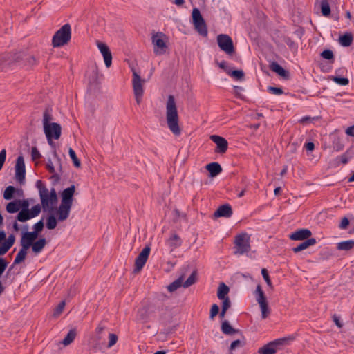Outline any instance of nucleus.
I'll list each match as a JSON object with an SVG mask.
<instances>
[{
  "instance_id": "nucleus-13",
  "label": "nucleus",
  "mask_w": 354,
  "mask_h": 354,
  "mask_svg": "<svg viewBox=\"0 0 354 354\" xmlns=\"http://www.w3.org/2000/svg\"><path fill=\"white\" fill-rule=\"evenodd\" d=\"M97 46L100 53L103 55L105 65L109 68L112 64V55L109 46L101 41H97Z\"/></svg>"
},
{
  "instance_id": "nucleus-64",
  "label": "nucleus",
  "mask_w": 354,
  "mask_h": 354,
  "mask_svg": "<svg viewBox=\"0 0 354 354\" xmlns=\"http://www.w3.org/2000/svg\"><path fill=\"white\" fill-rule=\"evenodd\" d=\"M26 63L27 65L32 66L37 64V59L34 56H27L26 57Z\"/></svg>"
},
{
  "instance_id": "nucleus-14",
  "label": "nucleus",
  "mask_w": 354,
  "mask_h": 354,
  "mask_svg": "<svg viewBox=\"0 0 354 354\" xmlns=\"http://www.w3.org/2000/svg\"><path fill=\"white\" fill-rule=\"evenodd\" d=\"M233 214L232 207L230 204L220 205L214 213V218H230Z\"/></svg>"
},
{
  "instance_id": "nucleus-33",
  "label": "nucleus",
  "mask_w": 354,
  "mask_h": 354,
  "mask_svg": "<svg viewBox=\"0 0 354 354\" xmlns=\"http://www.w3.org/2000/svg\"><path fill=\"white\" fill-rule=\"evenodd\" d=\"M277 349L271 342L268 343L264 345L263 347L260 348L258 351L259 354H275L277 352Z\"/></svg>"
},
{
  "instance_id": "nucleus-45",
  "label": "nucleus",
  "mask_w": 354,
  "mask_h": 354,
  "mask_svg": "<svg viewBox=\"0 0 354 354\" xmlns=\"http://www.w3.org/2000/svg\"><path fill=\"white\" fill-rule=\"evenodd\" d=\"M7 221H10V224H12V227L14 231L18 232L20 230V225L18 224L19 220L17 219V215L13 216H8Z\"/></svg>"
},
{
  "instance_id": "nucleus-38",
  "label": "nucleus",
  "mask_w": 354,
  "mask_h": 354,
  "mask_svg": "<svg viewBox=\"0 0 354 354\" xmlns=\"http://www.w3.org/2000/svg\"><path fill=\"white\" fill-rule=\"evenodd\" d=\"M145 82L144 80H142L139 75H138L135 71L133 73V88H142V83Z\"/></svg>"
},
{
  "instance_id": "nucleus-5",
  "label": "nucleus",
  "mask_w": 354,
  "mask_h": 354,
  "mask_svg": "<svg viewBox=\"0 0 354 354\" xmlns=\"http://www.w3.org/2000/svg\"><path fill=\"white\" fill-rule=\"evenodd\" d=\"M193 24L196 30L203 37H207L208 34L207 25L203 18L200 10L194 8L192 10Z\"/></svg>"
},
{
  "instance_id": "nucleus-24",
  "label": "nucleus",
  "mask_w": 354,
  "mask_h": 354,
  "mask_svg": "<svg viewBox=\"0 0 354 354\" xmlns=\"http://www.w3.org/2000/svg\"><path fill=\"white\" fill-rule=\"evenodd\" d=\"M168 245L173 250L181 246L183 241L176 233H173L167 241Z\"/></svg>"
},
{
  "instance_id": "nucleus-22",
  "label": "nucleus",
  "mask_w": 354,
  "mask_h": 354,
  "mask_svg": "<svg viewBox=\"0 0 354 354\" xmlns=\"http://www.w3.org/2000/svg\"><path fill=\"white\" fill-rule=\"evenodd\" d=\"M46 240L44 237H41L37 241H34V243L32 245V252L35 254H39L46 246Z\"/></svg>"
},
{
  "instance_id": "nucleus-31",
  "label": "nucleus",
  "mask_w": 354,
  "mask_h": 354,
  "mask_svg": "<svg viewBox=\"0 0 354 354\" xmlns=\"http://www.w3.org/2000/svg\"><path fill=\"white\" fill-rule=\"evenodd\" d=\"M354 156L353 147L349 148L344 153L337 158L342 164H346L349 160Z\"/></svg>"
},
{
  "instance_id": "nucleus-29",
  "label": "nucleus",
  "mask_w": 354,
  "mask_h": 354,
  "mask_svg": "<svg viewBox=\"0 0 354 354\" xmlns=\"http://www.w3.org/2000/svg\"><path fill=\"white\" fill-rule=\"evenodd\" d=\"M353 40V35L350 32H346L339 37V42L344 47L350 46L352 44Z\"/></svg>"
},
{
  "instance_id": "nucleus-57",
  "label": "nucleus",
  "mask_w": 354,
  "mask_h": 354,
  "mask_svg": "<svg viewBox=\"0 0 354 354\" xmlns=\"http://www.w3.org/2000/svg\"><path fill=\"white\" fill-rule=\"evenodd\" d=\"M31 156H32V160H36L41 158V155L36 147H34L32 148Z\"/></svg>"
},
{
  "instance_id": "nucleus-44",
  "label": "nucleus",
  "mask_w": 354,
  "mask_h": 354,
  "mask_svg": "<svg viewBox=\"0 0 354 354\" xmlns=\"http://www.w3.org/2000/svg\"><path fill=\"white\" fill-rule=\"evenodd\" d=\"M69 156L73 160V165L75 167H80L81 165L80 160L77 158L75 151L72 148L68 150Z\"/></svg>"
},
{
  "instance_id": "nucleus-61",
  "label": "nucleus",
  "mask_w": 354,
  "mask_h": 354,
  "mask_svg": "<svg viewBox=\"0 0 354 354\" xmlns=\"http://www.w3.org/2000/svg\"><path fill=\"white\" fill-rule=\"evenodd\" d=\"M217 65L219 68H222L224 71H225L227 74L230 73V68L227 65V63L225 61H222L221 62H216Z\"/></svg>"
},
{
  "instance_id": "nucleus-48",
  "label": "nucleus",
  "mask_w": 354,
  "mask_h": 354,
  "mask_svg": "<svg viewBox=\"0 0 354 354\" xmlns=\"http://www.w3.org/2000/svg\"><path fill=\"white\" fill-rule=\"evenodd\" d=\"M231 77L234 78L235 80H241L244 76V73L242 70H234L231 71L230 73H228Z\"/></svg>"
},
{
  "instance_id": "nucleus-11",
  "label": "nucleus",
  "mask_w": 354,
  "mask_h": 354,
  "mask_svg": "<svg viewBox=\"0 0 354 354\" xmlns=\"http://www.w3.org/2000/svg\"><path fill=\"white\" fill-rule=\"evenodd\" d=\"M26 168L23 156H19L15 165V178L19 183L23 184L25 181Z\"/></svg>"
},
{
  "instance_id": "nucleus-37",
  "label": "nucleus",
  "mask_w": 354,
  "mask_h": 354,
  "mask_svg": "<svg viewBox=\"0 0 354 354\" xmlns=\"http://www.w3.org/2000/svg\"><path fill=\"white\" fill-rule=\"evenodd\" d=\"M52 120L51 109L46 108L43 113V127H45L50 124V122Z\"/></svg>"
},
{
  "instance_id": "nucleus-12",
  "label": "nucleus",
  "mask_w": 354,
  "mask_h": 354,
  "mask_svg": "<svg viewBox=\"0 0 354 354\" xmlns=\"http://www.w3.org/2000/svg\"><path fill=\"white\" fill-rule=\"evenodd\" d=\"M209 138L216 145V153L223 154L227 151L228 142L225 138L218 135H212Z\"/></svg>"
},
{
  "instance_id": "nucleus-46",
  "label": "nucleus",
  "mask_w": 354,
  "mask_h": 354,
  "mask_svg": "<svg viewBox=\"0 0 354 354\" xmlns=\"http://www.w3.org/2000/svg\"><path fill=\"white\" fill-rule=\"evenodd\" d=\"M32 243L28 242V241L25 240L24 238L21 237L20 240V245L21 249L20 250L25 252L26 254L28 253V250L31 247L32 248Z\"/></svg>"
},
{
  "instance_id": "nucleus-35",
  "label": "nucleus",
  "mask_w": 354,
  "mask_h": 354,
  "mask_svg": "<svg viewBox=\"0 0 354 354\" xmlns=\"http://www.w3.org/2000/svg\"><path fill=\"white\" fill-rule=\"evenodd\" d=\"M38 235L39 233L34 230L31 232H22L21 233V237L28 242L32 243V244L34 243V241H37L36 239H37Z\"/></svg>"
},
{
  "instance_id": "nucleus-52",
  "label": "nucleus",
  "mask_w": 354,
  "mask_h": 354,
  "mask_svg": "<svg viewBox=\"0 0 354 354\" xmlns=\"http://www.w3.org/2000/svg\"><path fill=\"white\" fill-rule=\"evenodd\" d=\"M44 227V223L42 218L38 222H37L35 224H34V225L32 226V229L34 231L39 234L43 230Z\"/></svg>"
},
{
  "instance_id": "nucleus-30",
  "label": "nucleus",
  "mask_w": 354,
  "mask_h": 354,
  "mask_svg": "<svg viewBox=\"0 0 354 354\" xmlns=\"http://www.w3.org/2000/svg\"><path fill=\"white\" fill-rule=\"evenodd\" d=\"M221 330L225 335H233L238 332V330L231 326L229 322L227 320H225L222 322Z\"/></svg>"
},
{
  "instance_id": "nucleus-15",
  "label": "nucleus",
  "mask_w": 354,
  "mask_h": 354,
  "mask_svg": "<svg viewBox=\"0 0 354 354\" xmlns=\"http://www.w3.org/2000/svg\"><path fill=\"white\" fill-rule=\"evenodd\" d=\"M312 232L308 229H299L289 235V238L294 241L307 240L310 239Z\"/></svg>"
},
{
  "instance_id": "nucleus-53",
  "label": "nucleus",
  "mask_w": 354,
  "mask_h": 354,
  "mask_svg": "<svg viewBox=\"0 0 354 354\" xmlns=\"http://www.w3.org/2000/svg\"><path fill=\"white\" fill-rule=\"evenodd\" d=\"M109 343L107 345V348H111L116 344L118 338L115 334L109 333Z\"/></svg>"
},
{
  "instance_id": "nucleus-39",
  "label": "nucleus",
  "mask_w": 354,
  "mask_h": 354,
  "mask_svg": "<svg viewBox=\"0 0 354 354\" xmlns=\"http://www.w3.org/2000/svg\"><path fill=\"white\" fill-rule=\"evenodd\" d=\"M26 255L27 254L19 250V251L18 252L15 258L13 263L10 267V270H12L15 265L19 264L21 262H23L25 260Z\"/></svg>"
},
{
  "instance_id": "nucleus-54",
  "label": "nucleus",
  "mask_w": 354,
  "mask_h": 354,
  "mask_svg": "<svg viewBox=\"0 0 354 354\" xmlns=\"http://www.w3.org/2000/svg\"><path fill=\"white\" fill-rule=\"evenodd\" d=\"M287 340H288L287 338H280V339H277L270 342H271V344H272V346H274L275 347V348L277 350L279 346L283 345L287 342Z\"/></svg>"
},
{
  "instance_id": "nucleus-34",
  "label": "nucleus",
  "mask_w": 354,
  "mask_h": 354,
  "mask_svg": "<svg viewBox=\"0 0 354 354\" xmlns=\"http://www.w3.org/2000/svg\"><path fill=\"white\" fill-rule=\"evenodd\" d=\"M77 335V330L75 328L71 329L67 333L66 336L62 341V344L65 346L71 344L75 339Z\"/></svg>"
},
{
  "instance_id": "nucleus-40",
  "label": "nucleus",
  "mask_w": 354,
  "mask_h": 354,
  "mask_svg": "<svg viewBox=\"0 0 354 354\" xmlns=\"http://www.w3.org/2000/svg\"><path fill=\"white\" fill-rule=\"evenodd\" d=\"M57 222L53 214H50L46 218V226L48 230H53L57 227Z\"/></svg>"
},
{
  "instance_id": "nucleus-42",
  "label": "nucleus",
  "mask_w": 354,
  "mask_h": 354,
  "mask_svg": "<svg viewBox=\"0 0 354 354\" xmlns=\"http://www.w3.org/2000/svg\"><path fill=\"white\" fill-rule=\"evenodd\" d=\"M321 11L322 14L324 17H328L330 14V8L328 0H323L321 2Z\"/></svg>"
},
{
  "instance_id": "nucleus-1",
  "label": "nucleus",
  "mask_w": 354,
  "mask_h": 354,
  "mask_svg": "<svg viewBox=\"0 0 354 354\" xmlns=\"http://www.w3.org/2000/svg\"><path fill=\"white\" fill-rule=\"evenodd\" d=\"M166 119L169 130L175 135L179 136L181 129L179 127L178 113L174 95H169L166 103Z\"/></svg>"
},
{
  "instance_id": "nucleus-16",
  "label": "nucleus",
  "mask_w": 354,
  "mask_h": 354,
  "mask_svg": "<svg viewBox=\"0 0 354 354\" xmlns=\"http://www.w3.org/2000/svg\"><path fill=\"white\" fill-rule=\"evenodd\" d=\"M75 192V186L74 185H71L69 187H67L65 189H64L61 194V202L73 205V195Z\"/></svg>"
},
{
  "instance_id": "nucleus-17",
  "label": "nucleus",
  "mask_w": 354,
  "mask_h": 354,
  "mask_svg": "<svg viewBox=\"0 0 354 354\" xmlns=\"http://www.w3.org/2000/svg\"><path fill=\"white\" fill-rule=\"evenodd\" d=\"M71 207L72 205L61 202L57 209L58 220L59 221H64L68 218L70 214Z\"/></svg>"
},
{
  "instance_id": "nucleus-63",
  "label": "nucleus",
  "mask_w": 354,
  "mask_h": 354,
  "mask_svg": "<svg viewBox=\"0 0 354 354\" xmlns=\"http://www.w3.org/2000/svg\"><path fill=\"white\" fill-rule=\"evenodd\" d=\"M244 346V344H243L239 339H236L233 341L230 346V350L232 351L234 350L237 347H243Z\"/></svg>"
},
{
  "instance_id": "nucleus-26",
  "label": "nucleus",
  "mask_w": 354,
  "mask_h": 354,
  "mask_svg": "<svg viewBox=\"0 0 354 354\" xmlns=\"http://www.w3.org/2000/svg\"><path fill=\"white\" fill-rule=\"evenodd\" d=\"M257 301L259 304V307L261 312V318L263 319H266L270 314V310L268 307V304L266 298Z\"/></svg>"
},
{
  "instance_id": "nucleus-51",
  "label": "nucleus",
  "mask_w": 354,
  "mask_h": 354,
  "mask_svg": "<svg viewBox=\"0 0 354 354\" xmlns=\"http://www.w3.org/2000/svg\"><path fill=\"white\" fill-rule=\"evenodd\" d=\"M219 313V307L216 304H214L210 309V313H209V318L210 319H214V317L218 314Z\"/></svg>"
},
{
  "instance_id": "nucleus-20",
  "label": "nucleus",
  "mask_w": 354,
  "mask_h": 354,
  "mask_svg": "<svg viewBox=\"0 0 354 354\" xmlns=\"http://www.w3.org/2000/svg\"><path fill=\"white\" fill-rule=\"evenodd\" d=\"M165 36L164 34L161 32H158L156 35H153L152 37V43L154 44L158 48H160L162 51L160 53H162L165 52V48H167L165 42L162 39V37Z\"/></svg>"
},
{
  "instance_id": "nucleus-55",
  "label": "nucleus",
  "mask_w": 354,
  "mask_h": 354,
  "mask_svg": "<svg viewBox=\"0 0 354 354\" xmlns=\"http://www.w3.org/2000/svg\"><path fill=\"white\" fill-rule=\"evenodd\" d=\"M321 56L326 59L330 60L333 59L334 55L332 50H324L322 53Z\"/></svg>"
},
{
  "instance_id": "nucleus-62",
  "label": "nucleus",
  "mask_w": 354,
  "mask_h": 354,
  "mask_svg": "<svg viewBox=\"0 0 354 354\" xmlns=\"http://www.w3.org/2000/svg\"><path fill=\"white\" fill-rule=\"evenodd\" d=\"M221 308L227 310L231 306V301L228 297L225 299H223Z\"/></svg>"
},
{
  "instance_id": "nucleus-9",
  "label": "nucleus",
  "mask_w": 354,
  "mask_h": 354,
  "mask_svg": "<svg viewBox=\"0 0 354 354\" xmlns=\"http://www.w3.org/2000/svg\"><path fill=\"white\" fill-rule=\"evenodd\" d=\"M15 242V236L10 234L6 239V234L4 230H0V256L6 254L12 248Z\"/></svg>"
},
{
  "instance_id": "nucleus-19",
  "label": "nucleus",
  "mask_w": 354,
  "mask_h": 354,
  "mask_svg": "<svg viewBox=\"0 0 354 354\" xmlns=\"http://www.w3.org/2000/svg\"><path fill=\"white\" fill-rule=\"evenodd\" d=\"M86 77L91 86H95L97 84L99 80V71L96 66L92 67L86 72Z\"/></svg>"
},
{
  "instance_id": "nucleus-43",
  "label": "nucleus",
  "mask_w": 354,
  "mask_h": 354,
  "mask_svg": "<svg viewBox=\"0 0 354 354\" xmlns=\"http://www.w3.org/2000/svg\"><path fill=\"white\" fill-rule=\"evenodd\" d=\"M137 316L138 319L143 322H146L149 318V311L147 308H142L138 311Z\"/></svg>"
},
{
  "instance_id": "nucleus-21",
  "label": "nucleus",
  "mask_w": 354,
  "mask_h": 354,
  "mask_svg": "<svg viewBox=\"0 0 354 354\" xmlns=\"http://www.w3.org/2000/svg\"><path fill=\"white\" fill-rule=\"evenodd\" d=\"M205 167L209 174V176L212 178L218 176L222 171L221 165L216 162L207 164Z\"/></svg>"
},
{
  "instance_id": "nucleus-58",
  "label": "nucleus",
  "mask_w": 354,
  "mask_h": 354,
  "mask_svg": "<svg viewBox=\"0 0 354 354\" xmlns=\"http://www.w3.org/2000/svg\"><path fill=\"white\" fill-rule=\"evenodd\" d=\"M261 274H262L264 280L266 281V283L269 286H272V282H271L270 278L269 277L268 272L266 268H263L261 270Z\"/></svg>"
},
{
  "instance_id": "nucleus-36",
  "label": "nucleus",
  "mask_w": 354,
  "mask_h": 354,
  "mask_svg": "<svg viewBox=\"0 0 354 354\" xmlns=\"http://www.w3.org/2000/svg\"><path fill=\"white\" fill-rule=\"evenodd\" d=\"M183 275L180 276L179 278L176 279L174 281H173L171 283H170L167 286V290L170 292H174L178 288H180L181 286H183Z\"/></svg>"
},
{
  "instance_id": "nucleus-8",
  "label": "nucleus",
  "mask_w": 354,
  "mask_h": 354,
  "mask_svg": "<svg viewBox=\"0 0 354 354\" xmlns=\"http://www.w3.org/2000/svg\"><path fill=\"white\" fill-rule=\"evenodd\" d=\"M44 131L50 145H54L52 139L58 140L62 133L61 125L57 122H51L48 126L44 127Z\"/></svg>"
},
{
  "instance_id": "nucleus-41",
  "label": "nucleus",
  "mask_w": 354,
  "mask_h": 354,
  "mask_svg": "<svg viewBox=\"0 0 354 354\" xmlns=\"http://www.w3.org/2000/svg\"><path fill=\"white\" fill-rule=\"evenodd\" d=\"M197 271L194 270L187 279L183 283L184 288H188L196 283V281Z\"/></svg>"
},
{
  "instance_id": "nucleus-2",
  "label": "nucleus",
  "mask_w": 354,
  "mask_h": 354,
  "mask_svg": "<svg viewBox=\"0 0 354 354\" xmlns=\"http://www.w3.org/2000/svg\"><path fill=\"white\" fill-rule=\"evenodd\" d=\"M36 187L39 189L43 209L44 211H52L53 209V205L57 201V192L55 188H52L50 192H48V189L40 180L36 182Z\"/></svg>"
},
{
  "instance_id": "nucleus-18",
  "label": "nucleus",
  "mask_w": 354,
  "mask_h": 354,
  "mask_svg": "<svg viewBox=\"0 0 354 354\" xmlns=\"http://www.w3.org/2000/svg\"><path fill=\"white\" fill-rule=\"evenodd\" d=\"M15 194H17L20 196L23 194V190L21 189L16 188L14 186L9 185L5 189L3 197L5 200L10 201L14 198Z\"/></svg>"
},
{
  "instance_id": "nucleus-4",
  "label": "nucleus",
  "mask_w": 354,
  "mask_h": 354,
  "mask_svg": "<svg viewBox=\"0 0 354 354\" xmlns=\"http://www.w3.org/2000/svg\"><path fill=\"white\" fill-rule=\"evenodd\" d=\"M71 39V26L69 24L63 25L55 32L52 38V46L59 48L66 45Z\"/></svg>"
},
{
  "instance_id": "nucleus-28",
  "label": "nucleus",
  "mask_w": 354,
  "mask_h": 354,
  "mask_svg": "<svg viewBox=\"0 0 354 354\" xmlns=\"http://www.w3.org/2000/svg\"><path fill=\"white\" fill-rule=\"evenodd\" d=\"M230 291L229 287L223 282L219 284L217 291V297L219 299L227 298V295Z\"/></svg>"
},
{
  "instance_id": "nucleus-56",
  "label": "nucleus",
  "mask_w": 354,
  "mask_h": 354,
  "mask_svg": "<svg viewBox=\"0 0 354 354\" xmlns=\"http://www.w3.org/2000/svg\"><path fill=\"white\" fill-rule=\"evenodd\" d=\"M344 145L339 139H337L333 142V149L335 151H340L344 149Z\"/></svg>"
},
{
  "instance_id": "nucleus-7",
  "label": "nucleus",
  "mask_w": 354,
  "mask_h": 354,
  "mask_svg": "<svg viewBox=\"0 0 354 354\" xmlns=\"http://www.w3.org/2000/svg\"><path fill=\"white\" fill-rule=\"evenodd\" d=\"M217 44L218 47L228 56H232L235 53L233 41L232 38L225 34H220L217 36Z\"/></svg>"
},
{
  "instance_id": "nucleus-59",
  "label": "nucleus",
  "mask_w": 354,
  "mask_h": 354,
  "mask_svg": "<svg viewBox=\"0 0 354 354\" xmlns=\"http://www.w3.org/2000/svg\"><path fill=\"white\" fill-rule=\"evenodd\" d=\"M8 263L5 259L0 257V277L2 275V274L6 270V269L8 266Z\"/></svg>"
},
{
  "instance_id": "nucleus-47",
  "label": "nucleus",
  "mask_w": 354,
  "mask_h": 354,
  "mask_svg": "<svg viewBox=\"0 0 354 354\" xmlns=\"http://www.w3.org/2000/svg\"><path fill=\"white\" fill-rule=\"evenodd\" d=\"M256 296V300L259 301L263 299H266V296L264 292L263 291L261 285H257L256 288V290L254 292Z\"/></svg>"
},
{
  "instance_id": "nucleus-50",
  "label": "nucleus",
  "mask_w": 354,
  "mask_h": 354,
  "mask_svg": "<svg viewBox=\"0 0 354 354\" xmlns=\"http://www.w3.org/2000/svg\"><path fill=\"white\" fill-rule=\"evenodd\" d=\"M333 80L341 86H346L349 82L348 78L342 77H333Z\"/></svg>"
},
{
  "instance_id": "nucleus-23",
  "label": "nucleus",
  "mask_w": 354,
  "mask_h": 354,
  "mask_svg": "<svg viewBox=\"0 0 354 354\" xmlns=\"http://www.w3.org/2000/svg\"><path fill=\"white\" fill-rule=\"evenodd\" d=\"M317 243L316 239L315 238H310L307 240H305L300 244H299L297 247L292 248V251L295 253L299 252L308 247L315 245Z\"/></svg>"
},
{
  "instance_id": "nucleus-32",
  "label": "nucleus",
  "mask_w": 354,
  "mask_h": 354,
  "mask_svg": "<svg viewBox=\"0 0 354 354\" xmlns=\"http://www.w3.org/2000/svg\"><path fill=\"white\" fill-rule=\"evenodd\" d=\"M354 247L353 240H347L339 242L337 245V248L339 250L348 251Z\"/></svg>"
},
{
  "instance_id": "nucleus-25",
  "label": "nucleus",
  "mask_w": 354,
  "mask_h": 354,
  "mask_svg": "<svg viewBox=\"0 0 354 354\" xmlns=\"http://www.w3.org/2000/svg\"><path fill=\"white\" fill-rule=\"evenodd\" d=\"M6 210L9 214L18 213L20 211L19 199L8 202L6 205Z\"/></svg>"
},
{
  "instance_id": "nucleus-3",
  "label": "nucleus",
  "mask_w": 354,
  "mask_h": 354,
  "mask_svg": "<svg viewBox=\"0 0 354 354\" xmlns=\"http://www.w3.org/2000/svg\"><path fill=\"white\" fill-rule=\"evenodd\" d=\"M20 211L17 214V219L21 223H25L37 216L41 211V204H37L30 209V203L28 199H19Z\"/></svg>"
},
{
  "instance_id": "nucleus-6",
  "label": "nucleus",
  "mask_w": 354,
  "mask_h": 354,
  "mask_svg": "<svg viewBox=\"0 0 354 354\" xmlns=\"http://www.w3.org/2000/svg\"><path fill=\"white\" fill-rule=\"evenodd\" d=\"M235 254H243L250 250V236L247 233H241L235 236Z\"/></svg>"
},
{
  "instance_id": "nucleus-27",
  "label": "nucleus",
  "mask_w": 354,
  "mask_h": 354,
  "mask_svg": "<svg viewBox=\"0 0 354 354\" xmlns=\"http://www.w3.org/2000/svg\"><path fill=\"white\" fill-rule=\"evenodd\" d=\"M270 68L274 72L277 73L278 75H279L281 77L287 78L289 76L288 71H286L277 62H272L270 66Z\"/></svg>"
},
{
  "instance_id": "nucleus-10",
  "label": "nucleus",
  "mask_w": 354,
  "mask_h": 354,
  "mask_svg": "<svg viewBox=\"0 0 354 354\" xmlns=\"http://www.w3.org/2000/svg\"><path fill=\"white\" fill-rule=\"evenodd\" d=\"M151 248L149 245H146L135 260L134 273L139 272L145 265L150 254Z\"/></svg>"
},
{
  "instance_id": "nucleus-60",
  "label": "nucleus",
  "mask_w": 354,
  "mask_h": 354,
  "mask_svg": "<svg viewBox=\"0 0 354 354\" xmlns=\"http://www.w3.org/2000/svg\"><path fill=\"white\" fill-rule=\"evenodd\" d=\"M242 90H232V93L234 94V97L238 98V99H240L241 100H243V101H246L247 100V97L245 95H243L241 93V91Z\"/></svg>"
},
{
  "instance_id": "nucleus-49",
  "label": "nucleus",
  "mask_w": 354,
  "mask_h": 354,
  "mask_svg": "<svg viewBox=\"0 0 354 354\" xmlns=\"http://www.w3.org/2000/svg\"><path fill=\"white\" fill-rule=\"evenodd\" d=\"M65 305H66V303L64 301H62L59 304L58 306L55 308V310H54V313H53V316L57 317L58 316H59L61 315V313H62L64 307H65Z\"/></svg>"
}]
</instances>
